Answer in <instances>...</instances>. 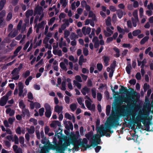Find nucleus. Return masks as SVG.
<instances>
[{"label":"nucleus","mask_w":153,"mask_h":153,"mask_svg":"<svg viewBox=\"0 0 153 153\" xmlns=\"http://www.w3.org/2000/svg\"><path fill=\"white\" fill-rule=\"evenodd\" d=\"M22 117H25L26 116L27 117H30V114L29 110L25 108L22 110Z\"/></svg>","instance_id":"obj_11"},{"label":"nucleus","mask_w":153,"mask_h":153,"mask_svg":"<svg viewBox=\"0 0 153 153\" xmlns=\"http://www.w3.org/2000/svg\"><path fill=\"white\" fill-rule=\"evenodd\" d=\"M149 37L148 36H146L144 37L141 40L140 43V44L141 45H143L145 44V43L148 41L149 39Z\"/></svg>","instance_id":"obj_24"},{"label":"nucleus","mask_w":153,"mask_h":153,"mask_svg":"<svg viewBox=\"0 0 153 153\" xmlns=\"http://www.w3.org/2000/svg\"><path fill=\"white\" fill-rule=\"evenodd\" d=\"M100 120L99 119H97L96 122V127L97 129V132H99L101 136H103L104 135V134H103V129L101 128L100 127H99L100 125Z\"/></svg>","instance_id":"obj_8"},{"label":"nucleus","mask_w":153,"mask_h":153,"mask_svg":"<svg viewBox=\"0 0 153 153\" xmlns=\"http://www.w3.org/2000/svg\"><path fill=\"white\" fill-rule=\"evenodd\" d=\"M33 14L32 10H28L26 12L25 16L27 18H29L30 16H32Z\"/></svg>","instance_id":"obj_19"},{"label":"nucleus","mask_w":153,"mask_h":153,"mask_svg":"<svg viewBox=\"0 0 153 153\" xmlns=\"http://www.w3.org/2000/svg\"><path fill=\"white\" fill-rule=\"evenodd\" d=\"M44 111L45 109L43 107L41 108L39 110V114L40 116H42L43 115Z\"/></svg>","instance_id":"obj_45"},{"label":"nucleus","mask_w":153,"mask_h":153,"mask_svg":"<svg viewBox=\"0 0 153 153\" xmlns=\"http://www.w3.org/2000/svg\"><path fill=\"white\" fill-rule=\"evenodd\" d=\"M117 16L115 14H113L112 17V21L114 23H115L117 21Z\"/></svg>","instance_id":"obj_62"},{"label":"nucleus","mask_w":153,"mask_h":153,"mask_svg":"<svg viewBox=\"0 0 153 153\" xmlns=\"http://www.w3.org/2000/svg\"><path fill=\"white\" fill-rule=\"evenodd\" d=\"M142 122L144 126L145 127V130L148 131H153L152 129L150 130L149 125L150 124V123L149 122L143 121Z\"/></svg>","instance_id":"obj_12"},{"label":"nucleus","mask_w":153,"mask_h":153,"mask_svg":"<svg viewBox=\"0 0 153 153\" xmlns=\"http://www.w3.org/2000/svg\"><path fill=\"white\" fill-rule=\"evenodd\" d=\"M70 141H71L70 140ZM71 143L70 142H65L63 143H61V145L59 144L58 146L56 145V151L58 152H60V153H64V151L65 149L67 148L68 146H69Z\"/></svg>","instance_id":"obj_3"},{"label":"nucleus","mask_w":153,"mask_h":153,"mask_svg":"<svg viewBox=\"0 0 153 153\" xmlns=\"http://www.w3.org/2000/svg\"><path fill=\"white\" fill-rule=\"evenodd\" d=\"M67 121L66 120L63 121L64 124L65 126V128L68 131H70V129L71 130H73V126L72 123L70 121H68V125L67 124Z\"/></svg>","instance_id":"obj_10"},{"label":"nucleus","mask_w":153,"mask_h":153,"mask_svg":"<svg viewBox=\"0 0 153 153\" xmlns=\"http://www.w3.org/2000/svg\"><path fill=\"white\" fill-rule=\"evenodd\" d=\"M66 16V14L64 13H61L59 15V18L60 20L61 21L62 19L65 18Z\"/></svg>","instance_id":"obj_52"},{"label":"nucleus","mask_w":153,"mask_h":153,"mask_svg":"<svg viewBox=\"0 0 153 153\" xmlns=\"http://www.w3.org/2000/svg\"><path fill=\"white\" fill-rule=\"evenodd\" d=\"M30 74V72L29 70H27L25 73H23L22 74L23 75H24V77L25 78H26L29 76Z\"/></svg>","instance_id":"obj_51"},{"label":"nucleus","mask_w":153,"mask_h":153,"mask_svg":"<svg viewBox=\"0 0 153 153\" xmlns=\"http://www.w3.org/2000/svg\"><path fill=\"white\" fill-rule=\"evenodd\" d=\"M131 69L132 67H130L128 66L126 67V70L128 74H130Z\"/></svg>","instance_id":"obj_57"},{"label":"nucleus","mask_w":153,"mask_h":153,"mask_svg":"<svg viewBox=\"0 0 153 153\" xmlns=\"http://www.w3.org/2000/svg\"><path fill=\"white\" fill-rule=\"evenodd\" d=\"M111 106L109 105H108L106 107V113L107 116H108L110 113L111 110Z\"/></svg>","instance_id":"obj_32"},{"label":"nucleus","mask_w":153,"mask_h":153,"mask_svg":"<svg viewBox=\"0 0 153 153\" xmlns=\"http://www.w3.org/2000/svg\"><path fill=\"white\" fill-rule=\"evenodd\" d=\"M55 20V17H53L51 18L49 22H48V25L49 26H50L52 25L53 22H54Z\"/></svg>","instance_id":"obj_50"},{"label":"nucleus","mask_w":153,"mask_h":153,"mask_svg":"<svg viewBox=\"0 0 153 153\" xmlns=\"http://www.w3.org/2000/svg\"><path fill=\"white\" fill-rule=\"evenodd\" d=\"M70 140L71 141V144L74 146L72 149L73 151L74 152L78 151L79 148V146H81L82 147H85V144L88 143V140L85 138H83L82 142H81L79 144L78 143V140Z\"/></svg>","instance_id":"obj_2"},{"label":"nucleus","mask_w":153,"mask_h":153,"mask_svg":"<svg viewBox=\"0 0 153 153\" xmlns=\"http://www.w3.org/2000/svg\"><path fill=\"white\" fill-rule=\"evenodd\" d=\"M76 33L79 37H82L83 35L81 31V30L80 29H77L76 30Z\"/></svg>","instance_id":"obj_56"},{"label":"nucleus","mask_w":153,"mask_h":153,"mask_svg":"<svg viewBox=\"0 0 153 153\" xmlns=\"http://www.w3.org/2000/svg\"><path fill=\"white\" fill-rule=\"evenodd\" d=\"M62 90L63 91H65L66 89V82L65 81H63L62 83Z\"/></svg>","instance_id":"obj_48"},{"label":"nucleus","mask_w":153,"mask_h":153,"mask_svg":"<svg viewBox=\"0 0 153 153\" xmlns=\"http://www.w3.org/2000/svg\"><path fill=\"white\" fill-rule=\"evenodd\" d=\"M45 114L46 117L49 118L51 115V111H45Z\"/></svg>","instance_id":"obj_39"},{"label":"nucleus","mask_w":153,"mask_h":153,"mask_svg":"<svg viewBox=\"0 0 153 153\" xmlns=\"http://www.w3.org/2000/svg\"><path fill=\"white\" fill-rule=\"evenodd\" d=\"M97 68L98 71H100L102 69L103 66L102 63H98L97 65Z\"/></svg>","instance_id":"obj_36"},{"label":"nucleus","mask_w":153,"mask_h":153,"mask_svg":"<svg viewBox=\"0 0 153 153\" xmlns=\"http://www.w3.org/2000/svg\"><path fill=\"white\" fill-rule=\"evenodd\" d=\"M133 16L136 18L137 19V20H138V17L137 15V10H135L133 13Z\"/></svg>","instance_id":"obj_60"},{"label":"nucleus","mask_w":153,"mask_h":153,"mask_svg":"<svg viewBox=\"0 0 153 153\" xmlns=\"http://www.w3.org/2000/svg\"><path fill=\"white\" fill-rule=\"evenodd\" d=\"M23 67V65L20 63L18 68H15L12 71L11 74L13 76H16L15 77L12 78V79L16 80H18L20 76L18 75L19 71L22 69Z\"/></svg>","instance_id":"obj_4"},{"label":"nucleus","mask_w":153,"mask_h":153,"mask_svg":"<svg viewBox=\"0 0 153 153\" xmlns=\"http://www.w3.org/2000/svg\"><path fill=\"white\" fill-rule=\"evenodd\" d=\"M5 12L4 10H3L0 12V18L4 19L5 16Z\"/></svg>","instance_id":"obj_55"},{"label":"nucleus","mask_w":153,"mask_h":153,"mask_svg":"<svg viewBox=\"0 0 153 153\" xmlns=\"http://www.w3.org/2000/svg\"><path fill=\"white\" fill-rule=\"evenodd\" d=\"M135 77L137 80H140L141 77L140 73V72H137L135 75Z\"/></svg>","instance_id":"obj_58"},{"label":"nucleus","mask_w":153,"mask_h":153,"mask_svg":"<svg viewBox=\"0 0 153 153\" xmlns=\"http://www.w3.org/2000/svg\"><path fill=\"white\" fill-rule=\"evenodd\" d=\"M65 117L69 120H72V117L68 113H66L65 114Z\"/></svg>","instance_id":"obj_54"},{"label":"nucleus","mask_w":153,"mask_h":153,"mask_svg":"<svg viewBox=\"0 0 153 153\" xmlns=\"http://www.w3.org/2000/svg\"><path fill=\"white\" fill-rule=\"evenodd\" d=\"M120 120V117L117 115H115L114 117L112 118L109 123H107L105 124V129L106 130H108V131L111 133L114 132L113 130L110 131L112 127L117 126L120 125L119 121Z\"/></svg>","instance_id":"obj_1"},{"label":"nucleus","mask_w":153,"mask_h":153,"mask_svg":"<svg viewBox=\"0 0 153 153\" xmlns=\"http://www.w3.org/2000/svg\"><path fill=\"white\" fill-rule=\"evenodd\" d=\"M102 58L104 61L105 66H107L109 65V62L110 60V58L107 56H104Z\"/></svg>","instance_id":"obj_14"},{"label":"nucleus","mask_w":153,"mask_h":153,"mask_svg":"<svg viewBox=\"0 0 153 153\" xmlns=\"http://www.w3.org/2000/svg\"><path fill=\"white\" fill-rule=\"evenodd\" d=\"M14 140L15 144H19L18 138L16 135H15L14 136Z\"/></svg>","instance_id":"obj_61"},{"label":"nucleus","mask_w":153,"mask_h":153,"mask_svg":"<svg viewBox=\"0 0 153 153\" xmlns=\"http://www.w3.org/2000/svg\"><path fill=\"white\" fill-rule=\"evenodd\" d=\"M6 0H1L0 1V11L3 9L6 3Z\"/></svg>","instance_id":"obj_27"},{"label":"nucleus","mask_w":153,"mask_h":153,"mask_svg":"<svg viewBox=\"0 0 153 153\" xmlns=\"http://www.w3.org/2000/svg\"><path fill=\"white\" fill-rule=\"evenodd\" d=\"M6 113L7 114H9L10 116H12L14 115L15 112L13 110H11L10 108H7L6 111Z\"/></svg>","instance_id":"obj_17"},{"label":"nucleus","mask_w":153,"mask_h":153,"mask_svg":"<svg viewBox=\"0 0 153 153\" xmlns=\"http://www.w3.org/2000/svg\"><path fill=\"white\" fill-rule=\"evenodd\" d=\"M91 29L90 27H87L86 29L85 26L83 27L82 29V32L85 35H86L87 34H89L91 32Z\"/></svg>","instance_id":"obj_13"},{"label":"nucleus","mask_w":153,"mask_h":153,"mask_svg":"<svg viewBox=\"0 0 153 153\" xmlns=\"http://www.w3.org/2000/svg\"><path fill=\"white\" fill-rule=\"evenodd\" d=\"M44 107L45 108L46 111H51V106L48 104L45 103L44 105Z\"/></svg>","instance_id":"obj_33"},{"label":"nucleus","mask_w":153,"mask_h":153,"mask_svg":"<svg viewBox=\"0 0 153 153\" xmlns=\"http://www.w3.org/2000/svg\"><path fill=\"white\" fill-rule=\"evenodd\" d=\"M70 108L73 111H74L77 108V106L75 103H73L70 105Z\"/></svg>","instance_id":"obj_31"},{"label":"nucleus","mask_w":153,"mask_h":153,"mask_svg":"<svg viewBox=\"0 0 153 153\" xmlns=\"http://www.w3.org/2000/svg\"><path fill=\"white\" fill-rule=\"evenodd\" d=\"M91 94L94 98H95L96 97V89L94 88H92L91 89Z\"/></svg>","instance_id":"obj_29"},{"label":"nucleus","mask_w":153,"mask_h":153,"mask_svg":"<svg viewBox=\"0 0 153 153\" xmlns=\"http://www.w3.org/2000/svg\"><path fill=\"white\" fill-rule=\"evenodd\" d=\"M19 86V90L23 89L24 88V85L21 82H20L18 83Z\"/></svg>","instance_id":"obj_53"},{"label":"nucleus","mask_w":153,"mask_h":153,"mask_svg":"<svg viewBox=\"0 0 153 153\" xmlns=\"http://www.w3.org/2000/svg\"><path fill=\"white\" fill-rule=\"evenodd\" d=\"M117 14V16L119 19H121L123 15H125L126 13L125 12L123 11L121 9H118L117 10L116 12Z\"/></svg>","instance_id":"obj_15"},{"label":"nucleus","mask_w":153,"mask_h":153,"mask_svg":"<svg viewBox=\"0 0 153 153\" xmlns=\"http://www.w3.org/2000/svg\"><path fill=\"white\" fill-rule=\"evenodd\" d=\"M28 98L31 100H32L33 99V95L31 92H29L27 94Z\"/></svg>","instance_id":"obj_46"},{"label":"nucleus","mask_w":153,"mask_h":153,"mask_svg":"<svg viewBox=\"0 0 153 153\" xmlns=\"http://www.w3.org/2000/svg\"><path fill=\"white\" fill-rule=\"evenodd\" d=\"M42 8L40 6H37L35 8L34 10V13L35 14H38L39 15L41 14V11L42 10Z\"/></svg>","instance_id":"obj_16"},{"label":"nucleus","mask_w":153,"mask_h":153,"mask_svg":"<svg viewBox=\"0 0 153 153\" xmlns=\"http://www.w3.org/2000/svg\"><path fill=\"white\" fill-rule=\"evenodd\" d=\"M141 33V30L139 29L136 30L132 32V35L134 36H138Z\"/></svg>","instance_id":"obj_25"},{"label":"nucleus","mask_w":153,"mask_h":153,"mask_svg":"<svg viewBox=\"0 0 153 153\" xmlns=\"http://www.w3.org/2000/svg\"><path fill=\"white\" fill-rule=\"evenodd\" d=\"M114 50L117 53L114 55V56L118 58L120 56V51L118 48L116 47H115L113 48Z\"/></svg>","instance_id":"obj_21"},{"label":"nucleus","mask_w":153,"mask_h":153,"mask_svg":"<svg viewBox=\"0 0 153 153\" xmlns=\"http://www.w3.org/2000/svg\"><path fill=\"white\" fill-rule=\"evenodd\" d=\"M98 137L96 136H93L91 138L92 140V145H93V147H94L96 146L97 145L100 144L101 142V139L100 136L98 134L97 135Z\"/></svg>","instance_id":"obj_7"},{"label":"nucleus","mask_w":153,"mask_h":153,"mask_svg":"<svg viewBox=\"0 0 153 153\" xmlns=\"http://www.w3.org/2000/svg\"><path fill=\"white\" fill-rule=\"evenodd\" d=\"M97 98L98 100L100 101L101 100L102 98V94L99 92L97 93Z\"/></svg>","instance_id":"obj_49"},{"label":"nucleus","mask_w":153,"mask_h":153,"mask_svg":"<svg viewBox=\"0 0 153 153\" xmlns=\"http://www.w3.org/2000/svg\"><path fill=\"white\" fill-rule=\"evenodd\" d=\"M74 84H75V85L79 89H80L81 88L82 85L80 83L77 82L75 80L74 81Z\"/></svg>","instance_id":"obj_47"},{"label":"nucleus","mask_w":153,"mask_h":153,"mask_svg":"<svg viewBox=\"0 0 153 153\" xmlns=\"http://www.w3.org/2000/svg\"><path fill=\"white\" fill-rule=\"evenodd\" d=\"M56 146L52 144L50 146H44L42 148L40 153H48L50 149L56 150Z\"/></svg>","instance_id":"obj_5"},{"label":"nucleus","mask_w":153,"mask_h":153,"mask_svg":"<svg viewBox=\"0 0 153 153\" xmlns=\"http://www.w3.org/2000/svg\"><path fill=\"white\" fill-rule=\"evenodd\" d=\"M29 121L31 122H32L35 125H36L37 124V120L34 118H31L29 120Z\"/></svg>","instance_id":"obj_41"},{"label":"nucleus","mask_w":153,"mask_h":153,"mask_svg":"<svg viewBox=\"0 0 153 153\" xmlns=\"http://www.w3.org/2000/svg\"><path fill=\"white\" fill-rule=\"evenodd\" d=\"M130 45V44L124 43L122 45V47L124 48H131Z\"/></svg>","instance_id":"obj_63"},{"label":"nucleus","mask_w":153,"mask_h":153,"mask_svg":"<svg viewBox=\"0 0 153 153\" xmlns=\"http://www.w3.org/2000/svg\"><path fill=\"white\" fill-rule=\"evenodd\" d=\"M60 66L61 68L65 71H66L67 69L65 63L63 62H61L60 63Z\"/></svg>","instance_id":"obj_30"},{"label":"nucleus","mask_w":153,"mask_h":153,"mask_svg":"<svg viewBox=\"0 0 153 153\" xmlns=\"http://www.w3.org/2000/svg\"><path fill=\"white\" fill-rule=\"evenodd\" d=\"M149 85L146 83L144 84L143 85V89L144 91H146L149 88Z\"/></svg>","instance_id":"obj_42"},{"label":"nucleus","mask_w":153,"mask_h":153,"mask_svg":"<svg viewBox=\"0 0 153 153\" xmlns=\"http://www.w3.org/2000/svg\"><path fill=\"white\" fill-rule=\"evenodd\" d=\"M62 106H59L57 105L55 106L54 108L55 111L58 113V114H59L62 110Z\"/></svg>","instance_id":"obj_20"},{"label":"nucleus","mask_w":153,"mask_h":153,"mask_svg":"<svg viewBox=\"0 0 153 153\" xmlns=\"http://www.w3.org/2000/svg\"><path fill=\"white\" fill-rule=\"evenodd\" d=\"M120 86L121 87V88L119 89V92H124L125 94L127 93L129 94L130 93L126 87L121 85Z\"/></svg>","instance_id":"obj_18"},{"label":"nucleus","mask_w":153,"mask_h":153,"mask_svg":"<svg viewBox=\"0 0 153 153\" xmlns=\"http://www.w3.org/2000/svg\"><path fill=\"white\" fill-rule=\"evenodd\" d=\"M116 62L115 60H114L111 64L110 66L111 70H113L115 68L116 66Z\"/></svg>","instance_id":"obj_38"},{"label":"nucleus","mask_w":153,"mask_h":153,"mask_svg":"<svg viewBox=\"0 0 153 153\" xmlns=\"http://www.w3.org/2000/svg\"><path fill=\"white\" fill-rule=\"evenodd\" d=\"M12 17V13L11 12H10L7 14V21L10 20Z\"/></svg>","instance_id":"obj_43"},{"label":"nucleus","mask_w":153,"mask_h":153,"mask_svg":"<svg viewBox=\"0 0 153 153\" xmlns=\"http://www.w3.org/2000/svg\"><path fill=\"white\" fill-rule=\"evenodd\" d=\"M4 19L0 18V27H4L5 26V23L4 22Z\"/></svg>","instance_id":"obj_35"},{"label":"nucleus","mask_w":153,"mask_h":153,"mask_svg":"<svg viewBox=\"0 0 153 153\" xmlns=\"http://www.w3.org/2000/svg\"><path fill=\"white\" fill-rule=\"evenodd\" d=\"M126 108L122 110L121 113V116H122L128 117L131 113V110L127 107L126 105H123L122 107Z\"/></svg>","instance_id":"obj_6"},{"label":"nucleus","mask_w":153,"mask_h":153,"mask_svg":"<svg viewBox=\"0 0 153 153\" xmlns=\"http://www.w3.org/2000/svg\"><path fill=\"white\" fill-rule=\"evenodd\" d=\"M70 32L69 31L67 30H65L64 32V38H68L70 35Z\"/></svg>","instance_id":"obj_34"},{"label":"nucleus","mask_w":153,"mask_h":153,"mask_svg":"<svg viewBox=\"0 0 153 153\" xmlns=\"http://www.w3.org/2000/svg\"><path fill=\"white\" fill-rule=\"evenodd\" d=\"M19 107L22 109V110L25 108L26 106L25 105L24 103L23 100H21L20 102H19Z\"/></svg>","instance_id":"obj_28"},{"label":"nucleus","mask_w":153,"mask_h":153,"mask_svg":"<svg viewBox=\"0 0 153 153\" xmlns=\"http://www.w3.org/2000/svg\"><path fill=\"white\" fill-rule=\"evenodd\" d=\"M129 83L131 85H134L135 84L136 82V80L135 79H131L129 81Z\"/></svg>","instance_id":"obj_64"},{"label":"nucleus","mask_w":153,"mask_h":153,"mask_svg":"<svg viewBox=\"0 0 153 153\" xmlns=\"http://www.w3.org/2000/svg\"><path fill=\"white\" fill-rule=\"evenodd\" d=\"M93 133L91 132H89L87 134H85V136L89 140L90 138L92 136Z\"/></svg>","instance_id":"obj_40"},{"label":"nucleus","mask_w":153,"mask_h":153,"mask_svg":"<svg viewBox=\"0 0 153 153\" xmlns=\"http://www.w3.org/2000/svg\"><path fill=\"white\" fill-rule=\"evenodd\" d=\"M27 130L28 133L30 134H33L35 131V128L33 126H31L30 128H27Z\"/></svg>","instance_id":"obj_22"},{"label":"nucleus","mask_w":153,"mask_h":153,"mask_svg":"<svg viewBox=\"0 0 153 153\" xmlns=\"http://www.w3.org/2000/svg\"><path fill=\"white\" fill-rule=\"evenodd\" d=\"M22 48V46H19L14 51L13 53L14 54V57H15L17 56L18 55V53L19 52V51L21 50Z\"/></svg>","instance_id":"obj_23"},{"label":"nucleus","mask_w":153,"mask_h":153,"mask_svg":"<svg viewBox=\"0 0 153 153\" xmlns=\"http://www.w3.org/2000/svg\"><path fill=\"white\" fill-rule=\"evenodd\" d=\"M80 137L79 134V131H75V134L74 133H72L70 136V140H73L74 141L77 140V139Z\"/></svg>","instance_id":"obj_9"},{"label":"nucleus","mask_w":153,"mask_h":153,"mask_svg":"<svg viewBox=\"0 0 153 153\" xmlns=\"http://www.w3.org/2000/svg\"><path fill=\"white\" fill-rule=\"evenodd\" d=\"M111 19L110 16H108L105 19V24L107 26H109L111 25Z\"/></svg>","instance_id":"obj_26"},{"label":"nucleus","mask_w":153,"mask_h":153,"mask_svg":"<svg viewBox=\"0 0 153 153\" xmlns=\"http://www.w3.org/2000/svg\"><path fill=\"white\" fill-rule=\"evenodd\" d=\"M89 51L87 48H84L83 49V53L85 56H87L88 54Z\"/></svg>","instance_id":"obj_44"},{"label":"nucleus","mask_w":153,"mask_h":153,"mask_svg":"<svg viewBox=\"0 0 153 153\" xmlns=\"http://www.w3.org/2000/svg\"><path fill=\"white\" fill-rule=\"evenodd\" d=\"M85 104L86 106L88 109H90V108L91 107V103L88 100L85 101Z\"/></svg>","instance_id":"obj_37"},{"label":"nucleus","mask_w":153,"mask_h":153,"mask_svg":"<svg viewBox=\"0 0 153 153\" xmlns=\"http://www.w3.org/2000/svg\"><path fill=\"white\" fill-rule=\"evenodd\" d=\"M16 133L18 134H21L22 131L21 127L20 126L18 127V128H16Z\"/></svg>","instance_id":"obj_59"}]
</instances>
